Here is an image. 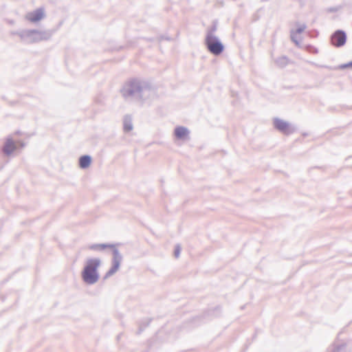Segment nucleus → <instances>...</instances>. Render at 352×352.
I'll return each instance as SVG.
<instances>
[{
	"instance_id": "0eeeda50",
	"label": "nucleus",
	"mask_w": 352,
	"mask_h": 352,
	"mask_svg": "<svg viewBox=\"0 0 352 352\" xmlns=\"http://www.w3.org/2000/svg\"><path fill=\"white\" fill-rule=\"evenodd\" d=\"M346 41V35L342 30L336 31L331 36V41L332 45L336 47L343 46Z\"/></svg>"
},
{
	"instance_id": "423d86ee",
	"label": "nucleus",
	"mask_w": 352,
	"mask_h": 352,
	"mask_svg": "<svg viewBox=\"0 0 352 352\" xmlns=\"http://www.w3.org/2000/svg\"><path fill=\"white\" fill-rule=\"evenodd\" d=\"M274 126L278 131L285 135L292 134L295 131V129L292 128L287 122L277 118L274 119Z\"/></svg>"
},
{
	"instance_id": "f3484780",
	"label": "nucleus",
	"mask_w": 352,
	"mask_h": 352,
	"mask_svg": "<svg viewBox=\"0 0 352 352\" xmlns=\"http://www.w3.org/2000/svg\"><path fill=\"white\" fill-rule=\"evenodd\" d=\"M181 252V246L179 244H177L174 250V256L175 258H178Z\"/></svg>"
},
{
	"instance_id": "9b49d317",
	"label": "nucleus",
	"mask_w": 352,
	"mask_h": 352,
	"mask_svg": "<svg viewBox=\"0 0 352 352\" xmlns=\"http://www.w3.org/2000/svg\"><path fill=\"white\" fill-rule=\"evenodd\" d=\"M116 248L114 244H107V243H96L91 244L88 246V249L96 252H102L106 248H111L112 250Z\"/></svg>"
},
{
	"instance_id": "dca6fc26",
	"label": "nucleus",
	"mask_w": 352,
	"mask_h": 352,
	"mask_svg": "<svg viewBox=\"0 0 352 352\" xmlns=\"http://www.w3.org/2000/svg\"><path fill=\"white\" fill-rule=\"evenodd\" d=\"M345 344H340L335 347L333 352H344Z\"/></svg>"
},
{
	"instance_id": "1a4fd4ad",
	"label": "nucleus",
	"mask_w": 352,
	"mask_h": 352,
	"mask_svg": "<svg viewBox=\"0 0 352 352\" xmlns=\"http://www.w3.org/2000/svg\"><path fill=\"white\" fill-rule=\"evenodd\" d=\"M16 149V144L13 140L12 138L8 137L4 142L2 148L3 153L9 156Z\"/></svg>"
},
{
	"instance_id": "2eb2a0df",
	"label": "nucleus",
	"mask_w": 352,
	"mask_h": 352,
	"mask_svg": "<svg viewBox=\"0 0 352 352\" xmlns=\"http://www.w3.org/2000/svg\"><path fill=\"white\" fill-rule=\"evenodd\" d=\"M217 30V23L214 21L212 26L208 28L206 32V38L216 37L215 32Z\"/></svg>"
},
{
	"instance_id": "f8f14e48",
	"label": "nucleus",
	"mask_w": 352,
	"mask_h": 352,
	"mask_svg": "<svg viewBox=\"0 0 352 352\" xmlns=\"http://www.w3.org/2000/svg\"><path fill=\"white\" fill-rule=\"evenodd\" d=\"M91 163V157L90 155H85L80 157L78 160L79 166L82 169L88 168Z\"/></svg>"
},
{
	"instance_id": "39448f33",
	"label": "nucleus",
	"mask_w": 352,
	"mask_h": 352,
	"mask_svg": "<svg viewBox=\"0 0 352 352\" xmlns=\"http://www.w3.org/2000/svg\"><path fill=\"white\" fill-rule=\"evenodd\" d=\"M205 44L207 50L215 56L220 55L224 50V46L217 36L206 38Z\"/></svg>"
},
{
	"instance_id": "7ed1b4c3",
	"label": "nucleus",
	"mask_w": 352,
	"mask_h": 352,
	"mask_svg": "<svg viewBox=\"0 0 352 352\" xmlns=\"http://www.w3.org/2000/svg\"><path fill=\"white\" fill-rule=\"evenodd\" d=\"M54 33V30H25L20 32L19 36L21 39L28 43H38L43 41L49 40Z\"/></svg>"
},
{
	"instance_id": "f03ea898",
	"label": "nucleus",
	"mask_w": 352,
	"mask_h": 352,
	"mask_svg": "<svg viewBox=\"0 0 352 352\" xmlns=\"http://www.w3.org/2000/svg\"><path fill=\"white\" fill-rule=\"evenodd\" d=\"M101 265L99 258H87L81 272L82 280L87 285H94L98 282L100 278L98 268Z\"/></svg>"
},
{
	"instance_id": "9d476101",
	"label": "nucleus",
	"mask_w": 352,
	"mask_h": 352,
	"mask_svg": "<svg viewBox=\"0 0 352 352\" xmlns=\"http://www.w3.org/2000/svg\"><path fill=\"white\" fill-rule=\"evenodd\" d=\"M174 134L178 140H185L188 138L189 131L185 126H177L175 129Z\"/></svg>"
},
{
	"instance_id": "6ab92c4d",
	"label": "nucleus",
	"mask_w": 352,
	"mask_h": 352,
	"mask_svg": "<svg viewBox=\"0 0 352 352\" xmlns=\"http://www.w3.org/2000/svg\"><path fill=\"white\" fill-rule=\"evenodd\" d=\"M291 39L297 45L299 46V41L297 40L294 31L291 32Z\"/></svg>"
},
{
	"instance_id": "ddd939ff",
	"label": "nucleus",
	"mask_w": 352,
	"mask_h": 352,
	"mask_svg": "<svg viewBox=\"0 0 352 352\" xmlns=\"http://www.w3.org/2000/svg\"><path fill=\"white\" fill-rule=\"evenodd\" d=\"M123 129L125 132H129L133 129V124L131 117L126 115L123 120Z\"/></svg>"
},
{
	"instance_id": "20e7f679",
	"label": "nucleus",
	"mask_w": 352,
	"mask_h": 352,
	"mask_svg": "<svg viewBox=\"0 0 352 352\" xmlns=\"http://www.w3.org/2000/svg\"><path fill=\"white\" fill-rule=\"evenodd\" d=\"M112 254L113 258L111 260V267L106 272L104 276V279L109 278L115 274L119 270L120 264L122 261V256L116 247L112 250Z\"/></svg>"
},
{
	"instance_id": "aec40b11",
	"label": "nucleus",
	"mask_w": 352,
	"mask_h": 352,
	"mask_svg": "<svg viewBox=\"0 0 352 352\" xmlns=\"http://www.w3.org/2000/svg\"><path fill=\"white\" fill-rule=\"evenodd\" d=\"M347 67H352V60L346 64H344L340 66V68H342V69H344V68H347Z\"/></svg>"
},
{
	"instance_id": "412c9836",
	"label": "nucleus",
	"mask_w": 352,
	"mask_h": 352,
	"mask_svg": "<svg viewBox=\"0 0 352 352\" xmlns=\"http://www.w3.org/2000/svg\"><path fill=\"white\" fill-rule=\"evenodd\" d=\"M18 143H19V144L20 145L21 147H24L25 146V144L23 142L20 141Z\"/></svg>"
},
{
	"instance_id": "a211bd4d",
	"label": "nucleus",
	"mask_w": 352,
	"mask_h": 352,
	"mask_svg": "<svg viewBox=\"0 0 352 352\" xmlns=\"http://www.w3.org/2000/svg\"><path fill=\"white\" fill-rule=\"evenodd\" d=\"M306 28L307 26L305 24L300 25L294 32L295 34H300L306 29Z\"/></svg>"
},
{
	"instance_id": "6e6552de",
	"label": "nucleus",
	"mask_w": 352,
	"mask_h": 352,
	"mask_svg": "<svg viewBox=\"0 0 352 352\" xmlns=\"http://www.w3.org/2000/svg\"><path fill=\"white\" fill-rule=\"evenodd\" d=\"M44 17L45 11L43 8H39L33 12H28L25 16V19L32 23L38 22Z\"/></svg>"
},
{
	"instance_id": "4468645a",
	"label": "nucleus",
	"mask_w": 352,
	"mask_h": 352,
	"mask_svg": "<svg viewBox=\"0 0 352 352\" xmlns=\"http://www.w3.org/2000/svg\"><path fill=\"white\" fill-rule=\"evenodd\" d=\"M276 65L280 67H285L289 63V59L285 56H281L274 60Z\"/></svg>"
},
{
	"instance_id": "f257e3e1",
	"label": "nucleus",
	"mask_w": 352,
	"mask_h": 352,
	"mask_svg": "<svg viewBox=\"0 0 352 352\" xmlns=\"http://www.w3.org/2000/svg\"><path fill=\"white\" fill-rule=\"evenodd\" d=\"M120 92L126 101L144 102L153 98L155 96V90L150 82L137 78L126 82Z\"/></svg>"
}]
</instances>
